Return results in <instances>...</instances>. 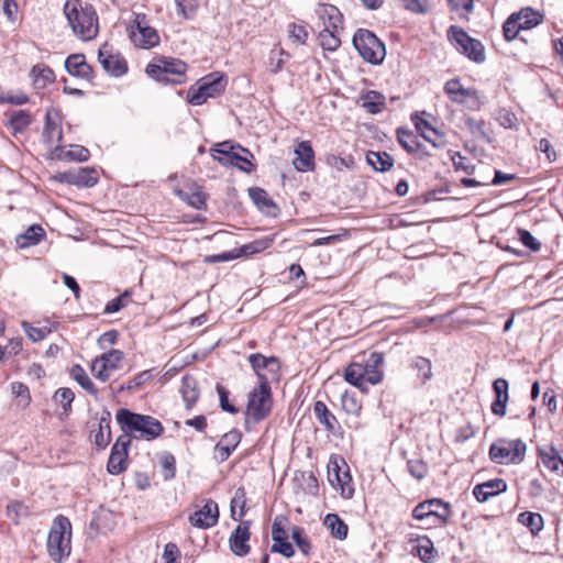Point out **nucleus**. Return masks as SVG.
Wrapping results in <instances>:
<instances>
[{
	"label": "nucleus",
	"mask_w": 563,
	"mask_h": 563,
	"mask_svg": "<svg viewBox=\"0 0 563 563\" xmlns=\"http://www.w3.org/2000/svg\"><path fill=\"white\" fill-rule=\"evenodd\" d=\"M177 7V13L181 18L188 20L195 16L198 8L197 0H174Z\"/></svg>",
	"instance_id": "nucleus-55"
},
{
	"label": "nucleus",
	"mask_w": 563,
	"mask_h": 563,
	"mask_svg": "<svg viewBox=\"0 0 563 563\" xmlns=\"http://www.w3.org/2000/svg\"><path fill=\"white\" fill-rule=\"evenodd\" d=\"M242 434L239 430H231L227 432L221 440L217 443L214 450L217 452V456L221 462H224L229 459L231 453L235 450V448L241 442Z\"/></svg>",
	"instance_id": "nucleus-28"
},
{
	"label": "nucleus",
	"mask_w": 563,
	"mask_h": 563,
	"mask_svg": "<svg viewBox=\"0 0 563 563\" xmlns=\"http://www.w3.org/2000/svg\"><path fill=\"white\" fill-rule=\"evenodd\" d=\"M70 534L71 525L67 517L57 516L52 525L48 539L47 550L53 561L60 563L70 554Z\"/></svg>",
	"instance_id": "nucleus-4"
},
{
	"label": "nucleus",
	"mask_w": 563,
	"mask_h": 563,
	"mask_svg": "<svg viewBox=\"0 0 563 563\" xmlns=\"http://www.w3.org/2000/svg\"><path fill=\"white\" fill-rule=\"evenodd\" d=\"M362 106L371 113H378L384 107L385 98L379 92L369 90L362 97Z\"/></svg>",
	"instance_id": "nucleus-44"
},
{
	"label": "nucleus",
	"mask_w": 563,
	"mask_h": 563,
	"mask_svg": "<svg viewBox=\"0 0 563 563\" xmlns=\"http://www.w3.org/2000/svg\"><path fill=\"white\" fill-rule=\"evenodd\" d=\"M246 493L244 487L236 488L231 499V512L234 520H240L245 515Z\"/></svg>",
	"instance_id": "nucleus-41"
},
{
	"label": "nucleus",
	"mask_w": 563,
	"mask_h": 563,
	"mask_svg": "<svg viewBox=\"0 0 563 563\" xmlns=\"http://www.w3.org/2000/svg\"><path fill=\"white\" fill-rule=\"evenodd\" d=\"M45 235V231L41 225H31L25 233L21 234L16 239V243L20 247L25 249L37 244Z\"/></svg>",
	"instance_id": "nucleus-38"
},
{
	"label": "nucleus",
	"mask_w": 563,
	"mask_h": 563,
	"mask_svg": "<svg viewBox=\"0 0 563 563\" xmlns=\"http://www.w3.org/2000/svg\"><path fill=\"white\" fill-rule=\"evenodd\" d=\"M70 376L73 379H75L82 389H85L90 395L96 396L97 389L95 387V384L92 380L88 377L86 371L82 366L76 364L70 368Z\"/></svg>",
	"instance_id": "nucleus-40"
},
{
	"label": "nucleus",
	"mask_w": 563,
	"mask_h": 563,
	"mask_svg": "<svg viewBox=\"0 0 563 563\" xmlns=\"http://www.w3.org/2000/svg\"><path fill=\"white\" fill-rule=\"evenodd\" d=\"M131 297V292L125 290L123 294L118 296L117 298L110 300L104 307V313L111 314L120 311L123 307L126 306L128 300Z\"/></svg>",
	"instance_id": "nucleus-60"
},
{
	"label": "nucleus",
	"mask_w": 563,
	"mask_h": 563,
	"mask_svg": "<svg viewBox=\"0 0 563 563\" xmlns=\"http://www.w3.org/2000/svg\"><path fill=\"white\" fill-rule=\"evenodd\" d=\"M249 362L256 373L260 382L267 379L269 382V377L266 374L268 372L272 377L276 375L279 369V362L275 357H265L264 355L256 353L251 354L249 356Z\"/></svg>",
	"instance_id": "nucleus-21"
},
{
	"label": "nucleus",
	"mask_w": 563,
	"mask_h": 563,
	"mask_svg": "<svg viewBox=\"0 0 563 563\" xmlns=\"http://www.w3.org/2000/svg\"><path fill=\"white\" fill-rule=\"evenodd\" d=\"M180 393L186 404V408H192L200 394L197 379L191 375L184 376L181 379Z\"/></svg>",
	"instance_id": "nucleus-33"
},
{
	"label": "nucleus",
	"mask_w": 563,
	"mask_h": 563,
	"mask_svg": "<svg viewBox=\"0 0 563 563\" xmlns=\"http://www.w3.org/2000/svg\"><path fill=\"white\" fill-rule=\"evenodd\" d=\"M329 482L340 493V495L350 499L354 495V486L349 466L343 462L340 466L338 462H331L328 466Z\"/></svg>",
	"instance_id": "nucleus-12"
},
{
	"label": "nucleus",
	"mask_w": 563,
	"mask_h": 563,
	"mask_svg": "<svg viewBox=\"0 0 563 563\" xmlns=\"http://www.w3.org/2000/svg\"><path fill=\"white\" fill-rule=\"evenodd\" d=\"M9 124L14 133H21L31 124V114L25 110H14L10 114Z\"/></svg>",
	"instance_id": "nucleus-42"
},
{
	"label": "nucleus",
	"mask_w": 563,
	"mask_h": 563,
	"mask_svg": "<svg viewBox=\"0 0 563 563\" xmlns=\"http://www.w3.org/2000/svg\"><path fill=\"white\" fill-rule=\"evenodd\" d=\"M431 515H435V518L449 519L451 507L448 503L434 498L418 504L412 510V517L417 520H424Z\"/></svg>",
	"instance_id": "nucleus-17"
},
{
	"label": "nucleus",
	"mask_w": 563,
	"mask_h": 563,
	"mask_svg": "<svg viewBox=\"0 0 563 563\" xmlns=\"http://www.w3.org/2000/svg\"><path fill=\"white\" fill-rule=\"evenodd\" d=\"M272 406L271 385L267 379H264L249 394L245 415L254 422H260L269 415Z\"/></svg>",
	"instance_id": "nucleus-8"
},
{
	"label": "nucleus",
	"mask_w": 563,
	"mask_h": 563,
	"mask_svg": "<svg viewBox=\"0 0 563 563\" xmlns=\"http://www.w3.org/2000/svg\"><path fill=\"white\" fill-rule=\"evenodd\" d=\"M339 30L340 29H323L320 31L319 42L323 49L333 52L340 46Z\"/></svg>",
	"instance_id": "nucleus-43"
},
{
	"label": "nucleus",
	"mask_w": 563,
	"mask_h": 563,
	"mask_svg": "<svg viewBox=\"0 0 563 563\" xmlns=\"http://www.w3.org/2000/svg\"><path fill=\"white\" fill-rule=\"evenodd\" d=\"M286 525H288V520L283 516H277L274 519L272 525V538L274 542L285 541L288 539Z\"/></svg>",
	"instance_id": "nucleus-50"
},
{
	"label": "nucleus",
	"mask_w": 563,
	"mask_h": 563,
	"mask_svg": "<svg viewBox=\"0 0 563 563\" xmlns=\"http://www.w3.org/2000/svg\"><path fill=\"white\" fill-rule=\"evenodd\" d=\"M520 30H522V27L519 26V21L512 13L503 25L504 36L508 42L512 41L517 37Z\"/></svg>",
	"instance_id": "nucleus-59"
},
{
	"label": "nucleus",
	"mask_w": 563,
	"mask_h": 563,
	"mask_svg": "<svg viewBox=\"0 0 563 563\" xmlns=\"http://www.w3.org/2000/svg\"><path fill=\"white\" fill-rule=\"evenodd\" d=\"M407 467L410 475L417 479L424 478L428 473V466L421 460H409L407 462Z\"/></svg>",
	"instance_id": "nucleus-62"
},
{
	"label": "nucleus",
	"mask_w": 563,
	"mask_h": 563,
	"mask_svg": "<svg viewBox=\"0 0 563 563\" xmlns=\"http://www.w3.org/2000/svg\"><path fill=\"white\" fill-rule=\"evenodd\" d=\"M518 235L520 242L529 250L538 252L541 249V243L528 230L518 229Z\"/></svg>",
	"instance_id": "nucleus-64"
},
{
	"label": "nucleus",
	"mask_w": 563,
	"mask_h": 563,
	"mask_svg": "<svg viewBox=\"0 0 563 563\" xmlns=\"http://www.w3.org/2000/svg\"><path fill=\"white\" fill-rule=\"evenodd\" d=\"M135 24V30L131 31V38L135 45L143 48H151L159 43V36L156 30L146 24L145 16L137 15Z\"/></svg>",
	"instance_id": "nucleus-18"
},
{
	"label": "nucleus",
	"mask_w": 563,
	"mask_h": 563,
	"mask_svg": "<svg viewBox=\"0 0 563 563\" xmlns=\"http://www.w3.org/2000/svg\"><path fill=\"white\" fill-rule=\"evenodd\" d=\"M341 406L347 418L345 423L351 429H358L361 423L357 418L362 412V404L354 394L344 393L341 397Z\"/></svg>",
	"instance_id": "nucleus-23"
},
{
	"label": "nucleus",
	"mask_w": 563,
	"mask_h": 563,
	"mask_svg": "<svg viewBox=\"0 0 563 563\" xmlns=\"http://www.w3.org/2000/svg\"><path fill=\"white\" fill-rule=\"evenodd\" d=\"M71 148L64 153L58 154V157L68 158L71 161L86 162L89 158V151L81 145H71Z\"/></svg>",
	"instance_id": "nucleus-61"
},
{
	"label": "nucleus",
	"mask_w": 563,
	"mask_h": 563,
	"mask_svg": "<svg viewBox=\"0 0 563 563\" xmlns=\"http://www.w3.org/2000/svg\"><path fill=\"white\" fill-rule=\"evenodd\" d=\"M64 12L74 34L82 41H90L98 34V16L90 4L80 0L67 1Z\"/></svg>",
	"instance_id": "nucleus-3"
},
{
	"label": "nucleus",
	"mask_w": 563,
	"mask_h": 563,
	"mask_svg": "<svg viewBox=\"0 0 563 563\" xmlns=\"http://www.w3.org/2000/svg\"><path fill=\"white\" fill-rule=\"evenodd\" d=\"M30 77L37 90L44 89L55 81L54 71L45 64L34 65L30 71Z\"/></svg>",
	"instance_id": "nucleus-31"
},
{
	"label": "nucleus",
	"mask_w": 563,
	"mask_h": 563,
	"mask_svg": "<svg viewBox=\"0 0 563 563\" xmlns=\"http://www.w3.org/2000/svg\"><path fill=\"white\" fill-rule=\"evenodd\" d=\"M540 459L547 470L563 475V460L553 448L540 450Z\"/></svg>",
	"instance_id": "nucleus-35"
},
{
	"label": "nucleus",
	"mask_w": 563,
	"mask_h": 563,
	"mask_svg": "<svg viewBox=\"0 0 563 563\" xmlns=\"http://www.w3.org/2000/svg\"><path fill=\"white\" fill-rule=\"evenodd\" d=\"M152 377H153V375H152L151 369L143 371V372L139 373L137 375H135L132 379H130L129 382L123 384L120 387L119 391L137 389V388L142 387L146 382L152 379Z\"/></svg>",
	"instance_id": "nucleus-52"
},
{
	"label": "nucleus",
	"mask_w": 563,
	"mask_h": 563,
	"mask_svg": "<svg viewBox=\"0 0 563 563\" xmlns=\"http://www.w3.org/2000/svg\"><path fill=\"white\" fill-rule=\"evenodd\" d=\"M527 451L526 443L520 439H500L489 448V457L497 464H519Z\"/></svg>",
	"instance_id": "nucleus-9"
},
{
	"label": "nucleus",
	"mask_w": 563,
	"mask_h": 563,
	"mask_svg": "<svg viewBox=\"0 0 563 563\" xmlns=\"http://www.w3.org/2000/svg\"><path fill=\"white\" fill-rule=\"evenodd\" d=\"M448 36L454 47L471 60L478 64L485 60L484 45L478 40L471 37L462 27L451 25Z\"/></svg>",
	"instance_id": "nucleus-10"
},
{
	"label": "nucleus",
	"mask_w": 563,
	"mask_h": 563,
	"mask_svg": "<svg viewBox=\"0 0 563 563\" xmlns=\"http://www.w3.org/2000/svg\"><path fill=\"white\" fill-rule=\"evenodd\" d=\"M43 137L49 146L55 145V152L62 151L59 145L63 141L62 118L57 110L46 111Z\"/></svg>",
	"instance_id": "nucleus-16"
},
{
	"label": "nucleus",
	"mask_w": 563,
	"mask_h": 563,
	"mask_svg": "<svg viewBox=\"0 0 563 563\" xmlns=\"http://www.w3.org/2000/svg\"><path fill=\"white\" fill-rule=\"evenodd\" d=\"M397 139L399 144L408 152L415 153L418 150L419 143L413 132L405 129L397 130Z\"/></svg>",
	"instance_id": "nucleus-47"
},
{
	"label": "nucleus",
	"mask_w": 563,
	"mask_h": 563,
	"mask_svg": "<svg viewBox=\"0 0 563 563\" xmlns=\"http://www.w3.org/2000/svg\"><path fill=\"white\" fill-rule=\"evenodd\" d=\"M98 60L104 71L113 77H121L128 71L126 60L108 43L99 48Z\"/></svg>",
	"instance_id": "nucleus-13"
},
{
	"label": "nucleus",
	"mask_w": 563,
	"mask_h": 563,
	"mask_svg": "<svg viewBox=\"0 0 563 563\" xmlns=\"http://www.w3.org/2000/svg\"><path fill=\"white\" fill-rule=\"evenodd\" d=\"M212 152L214 153L213 157L223 165H229V161L227 159H231L230 156L235 153L234 146L228 141L217 144L212 148Z\"/></svg>",
	"instance_id": "nucleus-51"
},
{
	"label": "nucleus",
	"mask_w": 563,
	"mask_h": 563,
	"mask_svg": "<svg viewBox=\"0 0 563 563\" xmlns=\"http://www.w3.org/2000/svg\"><path fill=\"white\" fill-rule=\"evenodd\" d=\"M249 525V522L239 525L230 536V549L238 556H245L251 550L247 543L251 536Z\"/></svg>",
	"instance_id": "nucleus-22"
},
{
	"label": "nucleus",
	"mask_w": 563,
	"mask_h": 563,
	"mask_svg": "<svg viewBox=\"0 0 563 563\" xmlns=\"http://www.w3.org/2000/svg\"><path fill=\"white\" fill-rule=\"evenodd\" d=\"M111 416L109 411H103L102 416L99 419L98 430L91 431V438L93 443L99 449H104L111 440V429H110Z\"/></svg>",
	"instance_id": "nucleus-29"
},
{
	"label": "nucleus",
	"mask_w": 563,
	"mask_h": 563,
	"mask_svg": "<svg viewBox=\"0 0 563 563\" xmlns=\"http://www.w3.org/2000/svg\"><path fill=\"white\" fill-rule=\"evenodd\" d=\"M318 14L324 24L323 29H342L343 16L336 7L322 4L318 10Z\"/></svg>",
	"instance_id": "nucleus-32"
},
{
	"label": "nucleus",
	"mask_w": 563,
	"mask_h": 563,
	"mask_svg": "<svg viewBox=\"0 0 563 563\" xmlns=\"http://www.w3.org/2000/svg\"><path fill=\"white\" fill-rule=\"evenodd\" d=\"M409 367L416 372L417 378L421 385L427 384L432 378L431 361L423 356H415L410 360Z\"/></svg>",
	"instance_id": "nucleus-34"
},
{
	"label": "nucleus",
	"mask_w": 563,
	"mask_h": 563,
	"mask_svg": "<svg viewBox=\"0 0 563 563\" xmlns=\"http://www.w3.org/2000/svg\"><path fill=\"white\" fill-rule=\"evenodd\" d=\"M384 355L372 352L362 361L352 362L344 371L345 380L366 393L368 385L379 384L383 379Z\"/></svg>",
	"instance_id": "nucleus-1"
},
{
	"label": "nucleus",
	"mask_w": 563,
	"mask_h": 563,
	"mask_svg": "<svg viewBox=\"0 0 563 563\" xmlns=\"http://www.w3.org/2000/svg\"><path fill=\"white\" fill-rule=\"evenodd\" d=\"M443 89L452 102L468 110L478 111L483 106L478 91L475 88H464L459 78L448 80Z\"/></svg>",
	"instance_id": "nucleus-11"
},
{
	"label": "nucleus",
	"mask_w": 563,
	"mask_h": 563,
	"mask_svg": "<svg viewBox=\"0 0 563 563\" xmlns=\"http://www.w3.org/2000/svg\"><path fill=\"white\" fill-rule=\"evenodd\" d=\"M115 419L123 434L129 435L130 439L152 441L164 432L163 424L156 418L135 413L129 409H119L115 413Z\"/></svg>",
	"instance_id": "nucleus-2"
},
{
	"label": "nucleus",
	"mask_w": 563,
	"mask_h": 563,
	"mask_svg": "<svg viewBox=\"0 0 563 563\" xmlns=\"http://www.w3.org/2000/svg\"><path fill=\"white\" fill-rule=\"evenodd\" d=\"M313 415L328 433L333 435L342 434L340 422L323 401L317 400L313 404Z\"/></svg>",
	"instance_id": "nucleus-20"
},
{
	"label": "nucleus",
	"mask_w": 563,
	"mask_h": 563,
	"mask_svg": "<svg viewBox=\"0 0 563 563\" xmlns=\"http://www.w3.org/2000/svg\"><path fill=\"white\" fill-rule=\"evenodd\" d=\"M66 70L70 76L79 77L86 80L92 78V67L86 62V57L82 54H73L65 60Z\"/></svg>",
	"instance_id": "nucleus-25"
},
{
	"label": "nucleus",
	"mask_w": 563,
	"mask_h": 563,
	"mask_svg": "<svg viewBox=\"0 0 563 563\" xmlns=\"http://www.w3.org/2000/svg\"><path fill=\"white\" fill-rule=\"evenodd\" d=\"M227 86L225 77L220 73H211L201 79L196 85L191 86L187 92V100L194 106H201L209 98H214L221 95Z\"/></svg>",
	"instance_id": "nucleus-6"
},
{
	"label": "nucleus",
	"mask_w": 563,
	"mask_h": 563,
	"mask_svg": "<svg viewBox=\"0 0 563 563\" xmlns=\"http://www.w3.org/2000/svg\"><path fill=\"white\" fill-rule=\"evenodd\" d=\"M219 519L218 504L208 499L202 508L196 510L190 517V523L199 529H208L217 525Z\"/></svg>",
	"instance_id": "nucleus-19"
},
{
	"label": "nucleus",
	"mask_w": 563,
	"mask_h": 563,
	"mask_svg": "<svg viewBox=\"0 0 563 563\" xmlns=\"http://www.w3.org/2000/svg\"><path fill=\"white\" fill-rule=\"evenodd\" d=\"M291 538H292L294 542L296 543V545L299 548V550L303 554H308L309 553L310 542L307 539V537L305 536L303 528H301L299 526H294L291 528Z\"/></svg>",
	"instance_id": "nucleus-56"
},
{
	"label": "nucleus",
	"mask_w": 563,
	"mask_h": 563,
	"mask_svg": "<svg viewBox=\"0 0 563 563\" xmlns=\"http://www.w3.org/2000/svg\"><path fill=\"white\" fill-rule=\"evenodd\" d=\"M162 475L165 481H170L176 474V460L173 454L164 452L159 457Z\"/></svg>",
	"instance_id": "nucleus-48"
},
{
	"label": "nucleus",
	"mask_w": 563,
	"mask_h": 563,
	"mask_svg": "<svg viewBox=\"0 0 563 563\" xmlns=\"http://www.w3.org/2000/svg\"><path fill=\"white\" fill-rule=\"evenodd\" d=\"M506 482L503 478H495L475 485L473 488V495L479 503H484L487 501L490 497L506 492Z\"/></svg>",
	"instance_id": "nucleus-24"
},
{
	"label": "nucleus",
	"mask_w": 563,
	"mask_h": 563,
	"mask_svg": "<svg viewBox=\"0 0 563 563\" xmlns=\"http://www.w3.org/2000/svg\"><path fill=\"white\" fill-rule=\"evenodd\" d=\"M296 157L292 162L298 172H307L314 167V153L309 141H302L295 150Z\"/></svg>",
	"instance_id": "nucleus-26"
},
{
	"label": "nucleus",
	"mask_w": 563,
	"mask_h": 563,
	"mask_svg": "<svg viewBox=\"0 0 563 563\" xmlns=\"http://www.w3.org/2000/svg\"><path fill=\"white\" fill-rule=\"evenodd\" d=\"M249 196L260 210H268L269 208L275 207L273 200L268 197L267 192L262 188H249Z\"/></svg>",
	"instance_id": "nucleus-45"
},
{
	"label": "nucleus",
	"mask_w": 563,
	"mask_h": 563,
	"mask_svg": "<svg viewBox=\"0 0 563 563\" xmlns=\"http://www.w3.org/2000/svg\"><path fill=\"white\" fill-rule=\"evenodd\" d=\"M122 360L123 353L120 350H111L92 361L91 371L97 379L107 382L110 377L109 372L118 369Z\"/></svg>",
	"instance_id": "nucleus-14"
},
{
	"label": "nucleus",
	"mask_w": 563,
	"mask_h": 563,
	"mask_svg": "<svg viewBox=\"0 0 563 563\" xmlns=\"http://www.w3.org/2000/svg\"><path fill=\"white\" fill-rule=\"evenodd\" d=\"M324 525L331 530V534L339 539L344 540L347 536V526L335 514H328L324 518Z\"/></svg>",
	"instance_id": "nucleus-39"
},
{
	"label": "nucleus",
	"mask_w": 563,
	"mask_h": 563,
	"mask_svg": "<svg viewBox=\"0 0 563 563\" xmlns=\"http://www.w3.org/2000/svg\"><path fill=\"white\" fill-rule=\"evenodd\" d=\"M366 162L376 172H387L394 166V158L387 152H373L366 154Z\"/></svg>",
	"instance_id": "nucleus-36"
},
{
	"label": "nucleus",
	"mask_w": 563,
	"mask_h": 563,
	"mask_svg": "<svg viewBox=\"0 0 563 563\" xmlns=\"http://www.w3.org/2000/svg\"><path fill=\"white\" fill-rule=\"evenodd\" d=\"M288 36L294 43L303 45L308 40L309 32L303 24L290 23L288 25Z\"/></svg>",
	"instance_id": "nucleus-53"
},
{
	"label": "nucleus",
	"mask_w": 563,
	"mask_h": 563,
	"mask_svg": "<svg viewBox=\"0 0 563 563\" xmlns=\"http://www.w3.org/2000/svg\"><path fill=\"white\" fill-rule=\"evenodd\" d=\"M175 195L190 207L201 210L206 207V196L201 188L194 181L188 185V190L175 189Z\"/></svg>",
	"instance_id": "nucleus-27"
},
{
	"label": "nucleus",
	"mask_w": 563,
	"mask_h": 563,
	"mask_svg": "<svg viewBox=\"0 0 563 563\" xmlns=\"http://www.w3.org/2000/svg\"><path fill=\"white\" fill-rule=\"evenodd\" d=\"M131 444L130 437L121 434L111 449L108 460L107 470L110 474L118 475L125 471L128 449Z\"/></svg>",
	"instance_id": "nucleus-15"
},
{
	"label": "nucleus",
	"mask_w": 563,
	"mask_h": 563,
	"mask_svg": "<svg viewBox=\"0 0 563 563\" xmlns=\"http://www.w3.org/2000/svg\"><path fill=\"white\" fill-rule=\"evenodd\" d=\"M272 242H273L272 239L256 240L254 242L243 245L240 249V254L251 255V254L263 252L271 246Z\"/></svg>",
	"instance_id": "nucleus-57"
},
{
	"label": "nucleus",
	"mask_w": 563,
	"mask_h": 563,
	"mask_svg": "<svg viewBox=\"0 0 563 563\" xmlns=\"http://www.w3.org/2000/svg\"><path fill=\"white\" fill-rule=\"evenodd\" d=\"M187 65L180 59L162 57L146 66V74L158 82L179 85L186 81Z\"/></svg>",
	"instance_id": "nucleus-5"
},
{
	"label": "nucleus",
	"mask_w": 563,
	"mask_h": 563,
	"mask_svg": "<svg viewBox=\"0 0 563 563\" xmlns=\"http://www.w3.org/2000/svg\"><path fill=\"white\" fill-rule=\"evenodd\" d=\"M353 45L361 57L373 65L382 64L386 56L385 45L368 30H357L353 36Z\"/></svg>",
	"instance_id": "nucleus-7"
},
{
	"label": "nucleus",
	"mask_w": 563,
	"mask_h": 563,
	"mask_svg": "<svg viewBox=\"0 0 563 563\" xmlns=\"http://www.w3.org/2000/svg\"><path fill=\"white\" fill-rule=\"evenodd\" d=\"M63 180L79 187H92L97 180V173L93 169L80 168L74 173H66L60 176Z\"/></svg>",
	"instance_id": "nucleus-30"
},
{
	"label": "nucleus",
	"mask_w": 563,
	"mask_h": 563,
	"mask_svg": "<svg viewBox=\"0 0 563 563\" xmlns=\"http://www.w3.org/2000/svg\"><path fill=\"white\" fill-rule=\"evenodd\" d=\"M518 520L528 527L533 534L543 528V518L540 514L525 511L519 515Z\"/></svg>",
	"instance_id": "nucleus-46"
},
{
	"label": "nucleus",
	"mask_w": 563,
	"mask_h": 563,
	"mask_svg": "<svg viewBox=\"0 0 563 563\" xmlns=\"http://www.w3.org/2000/svg\"><path fill=\"white\" fill-rule=\"evenodd\" d=\"M499 124L505 129H518V118L511 111L501 109L497 118Z\"/></svg>",
	"instance_id": "nucleus-63"
},
{
	"label": "nucleus",
	"mask_w": 563,
	"mask_h": 563,
	"mask_svg": "<svg viewBox=\"0 0 563 563\" xmlns=\"http://www.w3.org/2000/svg\"><path fill=\"white\" fill-rule=\"evenodd\" d=\"M75 395L70 388H58L54 395L55 401L64 408L65 412L70 410Z\"/></svg>",
	"instance_id": "nucleus-58"
},
{
	"label": "nucleus",
	"mask_w": 563,
	"mask_h": 563,
	"mask_svg": "<svg viewBox=\"0 0 563 563\" xmlns=\"http://www.w3.org/2000/svg\"><path fill=\"white\" fill-rule=\"evenodd\" d=\"M514 14L519 21V26H521L522 30L532 29L543 21V15L539 11L533 10L532 8H525L521 11Z\"/></svg>",
	"instance_id": "nucleus-37"
},
{
	"label": "nucleus",
	"mask_w": 563,
	"mask_h": 563,
	"mask_svg": "<svg viewBox=\"0 0 563 563\" xmlns=\"http://www.w3.org/2000/svg\"><path fill=\"white\" fill-rule=\"evenodd\" d=\"M415 550H416L418 556L423 562H429L433 558V552H434L433 543L427 537L418 539V543H417Z\"/></svg>",
	"instance_id": "nucleus-54"
},
{
	"label": "nucleus",
	"mask_w": 563,
	"mask_h": 563,
	"mask_svg": "<svg viewBox=\"0 0 563 563\" xmlns=\"http://www.w3.org/2000/svg\"><path fill=\"white\" fill-rule=\"evenodd\" d=\"M289 57V54L284 49H272L268 57V68L273 74L279 73L285 64L286 58Z\"/></svg>",
	"instance_id": "nucleus-49"
}]
</instances>
